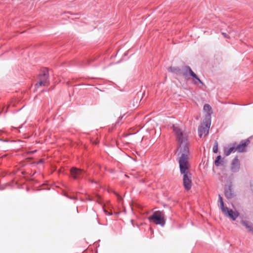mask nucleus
<instances>
[{
  "mask_svg": "<svg viewBox=\"0 0 253 253\" xmlns=\"http://www.w3.org/2000/svg\"><path fill=\"white\" fill-rule=\"evenodd\" d=\"M172 128L177 139V153L180 156L178 163L180 173L183 175V184L186 190H189L191 188L192 183V174L189 171L190 165L189 162L190 151L188 135L187 132L182 131L175 125H173Z\"/></svg>",
  "mask_w": 253,
  "mask_h": 253,
  "instance_id": "nucleus-1",
  "label": "nucleus"
},
{
  "mask_svg": "<svg viewBox=\"0 0 253 253\" xmlns=\"http://www.w3.org/2000/svg\"><path fill=\"white\" fill-rule=\"evenodd\" d=\"M184 77L186 80L190 79V76H191L193 78L194 84H197L198 83H200L203 85V82L198 78L197 75L192 70L191 68L188 66H185L181 68L180 75Z\"/></svg>",
  "mask_w": 253,
  "mask_h": 253,
  "instance_id": "nucleus-2",
  "label": "nucleus"
},
{
  "mask_svg": "<svg viewBox=\"0 0 253 253\" xmlns=\"http://www.w3.org/2000/svg\"><path fill=\"white\" fill-rule=\"evenodd\" d=\"M148 219L155 224L160 225L162 226H164L166 224L165 214L163 211H155L151 216L148 217Z\"/></svg>",
  "mask_w": 253,
  "mask_h": 253,
  "instance_id": "nucleus-3",
  "label": "nucleus"
},
{
  "mask_svg": "<svg viewBox=\"0 0 253 253\" xmlns=\"http://www.w3.org/2000/svg\"><path fill=\"white\" fill-rule=\"evenodd\" d=\"M48 77V72L47 69H44L39 75L38 82L36 84V87L37 88L39 86H47L49 84Z\"/></svg>",
  "mask_w": 253,
  "mask_h": 253,
  "instance_id": "nucleus-4",
  "label": "nucleus"
},
{
  "mask_svg": "<svg viewBox=\"0 0 253 253\" xmlns=\"http://www.w3.org/2000/svg\"><path fill=\"white\" fill-rule=\"evenodd\" d=\"M85 171L82 169L73 167L70 170L71 176L75 179L83 178L84 177Z\"/></svg>",
  "mask_w": 253,
  "mask_h": 253,
  "instance_id": "nucleus-5",
  "label": "nucleus"
},
{
  "mask_svg": "<svg viewBox=\"0 0 253 253\" xmlns=\"http://www.w3.org/2000/svg\"><path fill=\"white\" fill-rule=\"evenodd\" d=\"M211 122L209 121L206 122L205 125H202L198 128L199 135L202 137L203 135H207L209 133Z\"/></svg>",
  "mask_w": 253,
  "mask_h": 253,
  "instance_id": "nucleus-6",
  "label": "nucleus"
},
{
  "mask_svg": "<svg viewBox=\"0 0 253 253\" xmlns=\"http://www.w3.org/2000/svg\"><path fill=\"white\" fill-rule=\"evenodd\" d=\"M250 141L248 139L244 140L241 141L237 146H235L236 151L238 152H243L246 151L247 146L249 144Z\"/></svg>",
  "mask_w": 253,
  "mask_h": 253,
  "instance_id": "nucleus-7",
  "label": "nucleus"
},
{
  "mask_svg": "<svg viewBox=\"0 0 253 253\" xmlns=\"http://www.w3.org/2000/svg\"><path fill=\"white\" fill-rule=\"evenodd\" d=\"M225 216L229 217L233 220H235L239 216V213L237 211H234L232 210H229L227 207V210L224 211H222Z\"/></svg>",
  "mask_w": 253,
  "mask_h": 253,
  "instance_id": "nucleus-8",
  "label": "nucleus"
},
{
  "mask_svg": "<svg viewBox=\"0 0 253 253\" xmlns=\"http://www.w3.org/2000/svg\"><path fill=\"white\" fill-rule=\"evenodd\" d=\"M240 169L239 161L237 157H235L231 163V169L232 172H236L239 171Z\"/></svg>",
  "mask_w": 253,
  "mask_h": 253,
  "instance_id": "nucleus-9",
  "label": "nucleus"
},
{
  "mask_svg": "<svg viewBox=\"0 0 253 253\" xmlns=\"http://www.w3.org/2000/svg\"><path fill=\"white\" fill-rule=\"evenodd\" d=\"M241 223L248 230V231L253 235V224L248 220H242Z\"/></svg>",
  "mask_w": 253,
  "mask_h": 253,
  "instance_id": "nucleus-10",
  "label": "nucleus"
},
{
  "mask_svg": "<svg viewBox=\"0 0 253 253\" xmlns=\"http://www.w3.org/2000/svg\"><path fill=\"white\" fill-rule=\"evenodd\" d=\"M224 194L227 199H231L233 197L234 194L232 192L231 186L225 187Z\"/></svg>",
  "mask_w": 253,
  "mask_h": 253,
  "instance_id": "nucleus-11",
  "label": "nucleus"
},
{
  "mask_svg": "<svg viewBox=\"0 0 253 253\" xmlns=\"http://www.w3.org/2000/svg\"><path fill=\"white\" fill-rule=\"evenodd\" d=\"M236 151L235 145L231 147H226L224 148V154L226 156H229L231 153Z\"/></svg>",
  "mask_w": 253,
  "mask_h": 253,
  "instance_id": "nucleus-12",
  "label": "nucleus"
},
{
  "mask_svg": "<svg viewBox=\"0 0 253 253\" xmlns=\"http://www.w3.org/2000/svg\"><path fill=\"white\" fill-rule=\"evenodd\" d=\"M169 71L172 72L177 75H180L181 69L177 67H170L168 69Z\"/></svg>",
  "mask_w": 253,
  "mask_h": 253,
  "instance_id": "nucleus-13",
  "label": "nucleus"
},
{
  "mask_svg": "<svg viewBox=\"0 0 253 253\" xmlns=\"http://www.w3.org/2000/svg\"><path fill=\"white\" fill-rule=\"evenodd\" d=\"M219 202L220 203V207L222 211H224L225 210H227V207H225L224 206V202L223 199L220 195H218Z\"/></svg>",
  "mask_w": 253,
  "mask_h": 253,
  "instance_id": "nucleus-14",
  "label": "nucleus"
},
{
  "mask_svg": "<svg viewBox=\"0 0 253 253\" xmlns=\"http://www.w3.org/2000/svg\"><path fill=\"white\" fill-rule=\"evenodd\" d=\"M15 184V183L14 182V179L11 181H10V182H8V183H6L4 184V185H1L0 186L1 187V189H3L4 188H5V187H3V186H4L5 187L6 186H9V187L10 188H13L14 187V185Z\"/></svg>",
  "mask_w": 253,
  "mask_h": 253,
  "instance_id": "nucleus-15",
  "label": "nucleus"
},
{
  "mask_svg": "<svg viewBox=\"0 0 253 253\" xmlns=\"http://www.w3.org/2000/svg\"><path fill=\"white\" fill-rule=\"evenodd\" d=\"M204 110L208 113L209 115H210L211 111V107L210 105L206 104L204 106Z\"/></svg>",
  "mask_w": 253,
  "mask_h": 253,
  "instance_id": "nucleus-16",
  "label": "nucleus"
},
{
  "mask_svg": "<svg viewBox=\"0 0 253 253\" xmlns=\"http://www.w3.org/2000/svg\"><path fill=\"white\" fill-rule=\"evenodd\" d=\"M221 156L219 155L218 156L215 160V162H214V164H215V165L217 167H218L220 165V161L221 160Z\"/></svg>",
  "mask_w": 253,
  "mask_h": 253,
  "instance_id": "nucleus-17",
  "label": "nucleus"
},
{
  "mask_svg": "<svg viewBox=\"0 0 253 253\" xmlns=\"http://www.w3.org/2000/svg\"><path fill=\"white\" fill-rule=\"evenodd\" d=\"M213 152L214 153H216L218 151V144L217 142H216L214 144V145L212 149Z\"/></svg>",
  "mask_w": 253,
  "mask_h": 253,
  "instance_id": "nucleus-18",
  "label": "nucleus"
},
{
  "mask_svg": "<svg viewBox=\"0 0 253 253\" xmlns=\"http://www.w3.org/2000/svg\"><path fill=\"white\" fill-rule=\"evenodd\" d=\"M115 194L118 197V200L119 202H121L122 200V198L121 196H120L117 193L114 192Z\"/></svg>",
  "mask_w": 253,
  "mask_h": 253,
  "instance_id": "nucleus-19",
  "label": "nucleus"
},
{
  "mask_svg": "<svg viewBox=\"0 0 253 253\" xmlns=\"http://www.w3.org/2000/svg\"><path fill=\"white\" fill-rule=\"evenodd\" d=\"M222 35L225 38H229V37L227 35V34L226 33L222 32Z\"/></svg>",
  "mask_w": 253,
  "mask_h": 253,
  "instance_id": "nucleus-20",
  "label": "nucleus"
},
{
  "mask_svg": "<svg viewBox=\"0 0 253 253\" xmlns=\"http://www.w3.org/2000/svg\"><path fill=\"white\" fill-rule=\"evenodd\" d=\"M69 198L71 199H76V197H69Z\"/></svg>",
  "mask_w": 253,
  "mask_h": 253,
  "instance_id": "nucleus-21",
  "label": "nucleus"
},
{
  "mask_svg": "<svg viewBox=\"0 0 253 253\" xmlns=\"http://www.w3.org/2000/svg\"><path fill=\"white\" fill-rule=\"evenodd\" d=\"M104 211H105V212L107 214H110V213L109 212H108L107 211L105 210Z\"/></svg>",
  "mask_w": 253,
  "mask_h": 253,
  "instance_id": "nucleus-22",
  "label": "nucleus"
},
{
  "mask_svg": "<svg viewBox=\"0 0 253 253\" xmlns=\"http://www.w3.org/2000/svg\"><path fill=\"white\" fill-rule=\"evenodd\" d=\"M93 143L95 144H97L98 142L97 141H94Z\"/></svg>",
  "mask_w": 253,
  "mask_h": 253,
  "instance_id": "nucleus-23",
  "label": "nucleus"
},
{
  "mask_svg": "<svg viewBox=\"0 0 253 253\" xmlns=\"http://www.w3.org/2000/svg\"><path fill=\"white\" fill-rule=\"evenodd\" d=\"M16 142H21L22 141H20V140H17V139Z\"/></svg>",
  "mask_w": 253,
  "mask_h": 253,
  "instance_id": "nucleus-24",
  "label": "nucleus"
}]
</instances>
